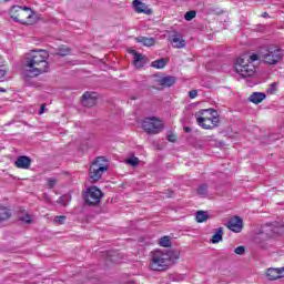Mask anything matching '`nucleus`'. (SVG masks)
I'll return each mask as SVG.
<instances>
[{
    "label": "nucleus",
    "instance_id": "1",
    "mask_svg": "<svg viewBox=\"0 0 284 284\" xmlns=\"http://www.w3.org/2000/svg\"><path fill=\"white\" fill-rule=\"evenodd\" d=\"M48 57H50V54L45 50H33L31 53L27 54L24 71L22 73L24 85H34L33 79H37L40 74H45V72L50 70Z\"/></svg>",
    "mask_w": 284,
    "mask_h": 284
},
{
    "label": "nucleus",
    "instance_id": "2",
    "mask_svg": "<svg viewBox=\"0 0 284 284\" xmlns=\"http://www.w3.org/2000/svg\"><path fill=\"white\" fill-rule=\"evenodd\" d=\"M181 258V253L174 250H155L149 264L153 272H165Z\"/></svg>",
    "mask_w": 284,
    "mask_h": 284
},
{
    "label": "nucleus",
    "instance_id": "3",
    "mask_svg": "<svg viewBox=\"0 0 284 284\" xmlns=\"http://www.w3.org/2000/svg\"><path fill=\"white\" fill-rule=\"evenodd\" d=\"M10 16L17 23L28 24L30 23V19H32V9L29 7L13 6Z\"/></svg>",
    "mask_w": 284,
    "mask_h": 284
},
{
    "label": "nucleus",
    "instance_id": "4",
    "mask_svg": "<svg viewBox=\"0 0 284 284\" xmlns=\"http://www.w3.org/2000/svg\"><path fill=\"white\" fill-rule=\"evenodd\" d=\"M260 57L266 65H276L283 61V50L278 47H270L265 52H261Z\"/></svg>",
    "mask_w": 284,
    "mask_h": 284
},
{
    "label": "nucleus",
    "instance_id": "5",
    "mask_svg": "<svg viewBox=\"0 0 284 284\" xmlns=\"http://www.w3.org/2000/svg\"><path fill=\"white\" fill-rule=\"evenodd\" d=\"M103 158H97L89 169V181L90 183H99L103 172H108V166L103 165L101 162Z\"/></svg>",
    "mask_w": 284,
    "mask_h": 284
},
{
    "label": "nucleus",
    "instance_id": "6",
    "mask_svg": "<svg viewBox=\"0 0 284 284\" xmlns=\"http://www.w3.org/2000/svg\"><path fill=\"white\" fill-rule=\"evenodd\" d=\"M163 122L156 118H145L142 122V129L146 134H159L160 132H163Z\"/></svg>",
    "mask_w": 284,
    "mask_h": 284
},
{
    "label": "nucleus",
    "instance_id": "7",
    "mask_svg": "<svg viewBox=\"0 0 284 284\" xmlns=\"http://www.w3.org/2000/svg\"><path fill=\"white\" fill-rule=\"evenodd\" d=\"M213 110L214 109H202L195 113L197 125H200V128H203V130H214V126L210 124L212 121V115L210 114V111Z\"/></svg>",
    "mask_w": 284,
    "mask_h": 284
},
{
    "label": "nucleus",
    "instance_id": "8",
    "mask_svg": "<svg viewBox=\"0 0 284 284\" xmlns=\"http://www.w3.org/2000/svg\"><path fill=\"white\" fill-rule=\"evenodd\" d=\"M235 72L241 77H252L254 74V65L250 64V60L239 58L235 63Z\"/></svg>",
    "mask_w": 284,
    "mask_h": 284
},
{
    "label": "nucleus",
    "instance_id": "9",
    "mask_svg": "<svg viewBox=\"0 0 284 284\" xmlns=\"http://www.w3.org/2000/svg\"><path fill=\"white\" fill-rule=\"evenodd\" d=\"M101 196H103V192H101L97 186H91L84 195L85 204L97 205V203L101 201Z\"/></svg>",
    "mask_w": 284,
    "mask_h": 284
},
{
    "label": "nucleus",
    "instance_id": "10",
    "mask_svg": "<svg viewBox=\"0 0 284 284\" xmlns=\"http://www.w3.org/2000/svg\"><path fill=\"white\" fill-rule=\"evenodd\" d=\"M169 41L172 48L178 50H181L186 45L185 39H183V34H181L179 31H173V33L169 37Z\"/></svg>",
    "mask_w": 284,
    "mask_h": 284
},
{
    "label": "nucleus",
    "instance_id": "11",
    "mask_svg": "<svg viewBox=\"0 0 284 284\" xmlns=\"http://www.w3.org/2000/svg\"><path fill=\"white\" fill-rule=\"evenodd\" d=\"M225 225L231 232H235V234L243 232V219L241 216L235 215L231 217Z\"/></svg>",
    "mask_w": 284,
    "mask_h": 284
},
{
    "label": "nucleus",
    "instance_id": "12",
    "mask_svg": "<svg viewBox=\"0 0 284 284\" xmlns=\"http://www.w3.org/2000/svg\"><path fill=\"white\" fill-rule=\"evenodd\" d=\"M81 104L84 108H94V105H97V93L85 92L82 95Z\"/></svg>",
    "mask_w": 284,
    "mask_h": 284
},
{
    "label": "nucleus",
    "instance_id": "13",
    "mask_svg": "<svg viewBox=\"0 0 284 284\" xmlns=\"http://www.w3.org/2000/svg\"><path fill=\"white\" fill-rule=\"evenodd\" d=\"M32 163V159L27 155L18 156L17 161L14 162L16 168L20 170H30V165Z\"/></svg>",
    "mask_w": 284,
    "mask_h": 284
},
{
    "label": "nucleus",
    "instance_id": "14",
    "mask_svg": "<svg viewBox=\"0 0 284 284\" xmlns=\"http://www.w3.org/2000/svg\"><path fill=\"white\" fill-rule=\"evenodd\" d=\"M129 54H133V64L135 68H143L145 65V57L136 52L134 49H129Z\"/></svg>",
    "mask_w": 284,
    "mask_h": 284
},
{
    "label": "nucleus",
    "instance_id": "15",
    "mask_svg": "<svg viewBox=\"0 0 284 284\" xmlns=\"http://www.w3.org/2000/svg\"><path fill=\"white\" fill-rule=\"evenodd\" d=\"M133 8L139 14H152V9L148 8V4L141 2V0H134Z\"/></svg>",
    "mask_w": 284,
    "mask_h": 284
},
{
    "label": "nucleus",
    "instance_id": "16",
    "mask_svg": "<svg viewBox=\"0 0 284 284\" xmlns=\"http://www.w3.org/2000/svg\"><path fill=\"white\" fill-rule=\"evenodd\" d=\"M284 268H268L266 271V277L268 281H278V278H283Z\"/></svg>",
    "mask_w": 284,
    "mask_h": 284
},
{
    "label": "nucleus",
    "instance_id": "17",
    "mask_svg": "<svg viewBox=\"0 0 284 284\" xmlns=\"http://www.w3.org/2000/svg\"><path fill=\"white\" fill-rule=\"evenodd\" d=\"M265 99H267V95L263 92H253L248 97V101L251 103H254L255 105H258V103H263V101H265Z\"/></svg>",
    "mask_w": 284,
    "mask_h": 284
},
{
    "label": "nucleus",
    "instance_id": "18",
    "mask_svg": "<svg viewBox=\"0 0 284 284\" xmlns=\"http://www.w3.org/2000/svg\"><path fill=\"white\" fill-rule=\"evenodd\" d=\"M176 83V77L174 75H166L159 80V84L162 85V88H172Z\"/></svg>",
    "mask_w": 284,
    "mask_h": 284
},
{
    "label": "nucleus",
    "instance_id": "19",
    "mask_svg": "<svg viewBox=\"0 0 284 284\" xmlns=\"http://www.w3.org/2000/svg\"><path fill=\"white\" fill-rule=\"evenodd\" d=\"M135 40L138 43H142V45H145L146 48H152V45L156 43L154 38L138 37Z\"/></svg>",
    "mask_w": 284,
    "mask_h": 284
},
{
    "label": "nucleus",
    "instance_id": "20",
    "mask_svg": "<svg viewBox=\"0 0 284 284\" xmlns=\"http://www.w3.org/2000/svg\"><path fill=\"white\" fill-rule=\"evenodd\" d=\"M12 216V211L8 209V206H3L0 204V223L3 221H8Z\"/></svg>",
    "mask_w": 284,
    "mask_h": 284
},
{
    "label": "nucleus",
    "instance_id": "21",
    "mask_svg": "<svg viewBox=\"0 0 284 284\" xmlns=\"http://www.w3.org/2000/svg\"><path fill=\"white\" fill-rule=\"evenodd\" d=\"M210 115H211V128H219V123H221V120L219 119V112H216V110H212L210 111Z\"/></svg>",
    "mask_w": 284,
    "mask_h": 284
},
{
    "label": "nucleus",
    "instance_id": "22",
    "mask_svg": "<svg viewBox=\"0 0 284 284\" xmlns=\"http://www.w3.org/2000/svg\"><path fill=\"white\" fill-rule=\"evenodd\" d=\"M223 241V227L215 229V233L211 239V243L216 244Z\"/></svg>",
    "mask_w": 284,
    "mask_h": 284
},
{
    "label": "nucleus",
    "instance_id": "23",
    "mask_svg": "<svg viewBox=\"0 0 284 284\" xmlns=\"http://www.w3.org/2000/svg\"><path fill=\"white\" fill-rule=\"evenodd\" d=\"M54 54L57 57H69V54H72V49L61 45L58 48V51Z\"/></svg>",
    "mask_w": 284,
    "mask_h": 284
},
{
    "label": "nucleus",
    "instance_id": "24",
    "mask_svg": "<svg viewBox=\"0 0 284 284\" xmlns=\"http://www.w3.org/2000/svg\"><path fill=\"white\" fill-rule=\"evenodd\" d=\"M210 219V215L207 214V211H197L195 214V221L197 223H205Z\"/></svg>",
    "mask_w": 284,
    "mask_h": 284
},
{
    "label": "nucleus",
    "instance_id": "25",
    "mask_svg": "<svg viewBox=\"0 0 284 284\" xmlns=\"http://www.w3.org/2000/svg\"><path fill=\"white\" fill-rule=\"evenodd\" d=\"M168 65V61L164 58H161L159 60H155L151 63L152 68H155L156 70H163Z\"/></svg>",
    "mask_w": 284,
    "mask_h": 284
},
{
    "label": "nucleus",
    "instance_id": "26",
    "mask_svg": "<svg viewBox=\"0 0 284 284\" xmlns=\"http://www.w3.org/2000/svg\"><path fill=\"white\" fill-rule=\"evenodd\" d=\"M159 245L161 247H170L172 245V240H170V236H163L160 239Z\"/></svg>",
    "mask_w": 284,
    "mask_h": 284
},
{
    "label": "nucleus",
    "instance_id": "27",
    "mask_svg": "<svg viewBox=\"0 0 284 284\" xmlns=\"http://www.w3.org/2000/svg\"><path fill=\"white\" fill-rule=\"evenodd\" d=\"M199 196H207V184H202L197 187Z\"/></svg>",
    "mask_w": 284,
    "mask_h": 284
},
{
    "label": "nucleus",
    "instance_id": "28",
    "mask_svg": "<svg viewBox=\"0 0 284 284\" xmlns=\"http://www.w3.org/2000/svg\"><path fill=\"white\" fill-rule=\"evenodd\" d=\"M278 90V83L273 82L270 84V87L267 88L266 92L268 94H276V91Z\"/></svg>",
    "mask_w": 284,
    "mask_h": 284
},
{
    "label": "nucleus",
    "instance_id": "29",
    "mask_svg": "<svg viewBox=\"0 0 284 284\" xmlns=\"http://www.w3.org/2000/svg\"><path fill=\"white\" fill-rule=\"evenodd\" d=\"M196 17V11H187L184 16L185 21H192Z\"/></svg>",
    "mask_w": 284,
    "mask_h": 284
},
{
    "label": "nucleus",
    "instance_id": "30",
    "mask_svg": "<svg viewBox=\"0 0 284 284\" xmlns=\"http://www.w3.org/2000/svg\"><path fill=\"white\" fill-rule=\"evenodd\" d=\"M69 199H70V195H62L59 197L58 203L65 206L68 205Z\"/></svg>",
    "mask_w": 284,
    "mask_h": 284
},
{
    "label": "nucleus",
    "instance_id": "31",
    "mask_svg": "<svg viewBox=\"0 0 284 284\" xmlns=\"http://www.w3.org/2000/svg\"><path fill=\"white\" fill-rule=\"evenodd\" d=\"M54 223H59L60 225H63L65 223V215H58L54 217Z\"/></svg>",
    "mask_w": 284,
    "mask_h": 284
},
{
    "label": "nucleus",
    "instance_id": "32",
    "mask_svg": "<svg viewBox=\"0 0 284 284\" xmlns=\"http://www.w3.org/2000/svg\"><path fill=\"white\" fill-rule=\"evenodd\" d=\"M234 253L237 254L239 256H243V254H245V246H243V245L237 246V247L234 250Z\"/></svg>",
    "mask_w": 284,
    "mask_h": 284
},
{
    "label": "nucleus",
    "instance_id": "33",
    "mask_svg": "<svg viewBox=\"0 0 284 284\" xmlns=\"http://www.w3.org/2000/svg\"><path fill=\"white\" fill-rule=\"evenodd\" d=\"M126 163H129V165H133V168H136V165H139L140 161H139V158H133V159H129L126 161Z\"/></svg>",
    "mask_w": 284,
    "mask_h": 284
},
{
    "label": "nucleus",
    "instance_id": "34",
    "mask_svg": "<svg viewBox=\"0 0 284 284\" xmlns=\"http://www.w3.org/2000/svg\"><path fill=\"white\" fill-rule=\"evenodd\" d=\"M54 185H57V179L49 178L48 179V187H49V190H52V187H54Z\"/></svg>",
    "mask_w": 284,
    "mask_h": 284
},
{
    "label": "nucleus",
    "instance_id": "35",
    "mask_svg": "<svg viewBox=\"0 0 284 284\" xmlns=\"http://www.w3.org/2000/svg\"><path fill=\"white\" fill-rule=\"evenodd\" d=\"M20 221L23 223H32V215L26 214L24 216L20 217Z\"/></svg>",
    "mask_w": 284,
    "mask_h": 284
},
{
    "label": "nucleus",
    "instance_id": "36",
    "mask_svg": "<svg viewBox=\"0 0 284 284\" xmlns=\"http://www.w3.org/2000/svg\"><path fill=\"white\" fill-rule=\"evenodd\" d=\"M189 97H190V99H196V97H199V91H196V90H191V91L189 92Z\"/></svg>",
    "mask_w": 284,
    "mask_h": 284
},
{
    "label": "nucleus",
    "instance_id": "37",
    "mask_svg": "<svg viewBox=\"0 0 284 284\" xmlns=\"http://www.w3.org/2000/svg\"><path fill=\"white\" fill-rule=\"evenodd\" d=\"M248 63H254V61H258V55L257 54H252L250 55V59H247Z\"/></svg>",
    "mask_w": 284,
    "mask_h": 284
},
{
    "label": "nucleus",
    "instance_id": "38",
    "mask_svg": "<svg viewBox=\"0 0 284 284\" xmlns=\"http://www.w3.org/2000/svg\"><path fill=\"white\" fill-rule=\"evenodd\" d=\"M8 72V69L6 67H0V79H3Z\"/></svg>",
    "mask_w": 284,
    "mask_h": 284
},
{
    "label": "nucleus",
    "instance_id": "39",
    "mask_svg": "<svg viewBox=\"0 0 284 284\" xmlns=\"http://www.w3.org/2000/svg\"><path fill=\"white\" fill-rule=\"evenodd\" d=\"M168 141H170V143H175L176 142V135L174 134H169L166 136Z\"/></svg>",
    "mask_w": 284,
    "mask_h": 284
},
{
    "label": "nucleus",
    "instance_id": "40",
    "mask_svg": "<svg viewBox=\"0 0 284 284\" xmlns=\"http://www.w3.org/2000/svg\"><path fill=\"white\" fill-rule=\"evenodd\" d=\"M282 231H283V229H281V227H274L273 229V236H276V235L281 234Z\"/></svg>",
    "mask_w": 284,
    "mask_h": 284
},
{
    "label": "nucleus",
    "instance_id": "41",
    "mask_svg": "<svg viewBox=\"0 0 284 284\" xmlns=\"http://www.w3.org/2000/svg\"><path fill=\"white\" fill-rule=\"evenodd\" d=\"M45 112V104H42L39 111V114H43Z\"/></svg>",
    "mask_w": 284,
    "mask_h": 284
},
{
    "label": "nucleus",
    "instance_id": "42",
    "mask_svg": "<svg viewBox=\"0 0 284 284\" xmlns=\"http://www.w3.org/2000/svg\"><path fill=\"white\" fill-rule=\"evenodd\" d=\"M262 17H263V19H267V18H270V13L263 12V13H262Z\"/></svg>",
    "mask_w": 284,
    "mask_h": 284
},
{
    "label": "nucleus",
    "instance_id": "43",
    "mask_svg": "<svg viewBox=\"0 0 284 284\" xmlns=\"http://www.w3.org/2000/svg\"><path fill=\"white\" fill-rule=\"evenodd\" d=\"M184 132H192V129H190V126H185Z\"/></svg>",
    "mask_w": 284,
    "mask_h": 284
},
{
    "label": "nucleus",
    "instance_id": "44",
    "mask_svg": "<svg viewBox=\"0 0 284 284\" xmlns=\"http://www.w3.org/2000/svg\"><path fill=\"white\" fill-rule=\"evenodd\" d=\"M0 92H6V89L0 87Z\"/></svg>",
    "mask_w": 284,
    "mask_h": 284
},
{
    "label": "nucleus",
    "instance_id": "45",
    "mask_svg": "<svg viewBox=\"0 0 284 284\" xmlns=\"http://www.w3.org/2000/svg\"><path fill=\"white\" fill-rule=\"evenodd\" d=\"M0 63H2V59H1V57H0Z\"/></svg>",
    "mask_w": 284,
    "mask_h": 284
},
{
    "label": "nucleus",
    "instance_id": "46",
    "mask_svg": "<svg viewBox=\"0 0 284 284\" xmlns=\"http://www.w3.org/2000/svg\"><path fill=\"white\" fill-rule=\"evenodd\" d=\"M281 270H284V267H282ZM283 276H284V271H283Z\"/></svg>",
    "mask_w": 284,
    "mask_h": 284
},
{
    "label": "nucleus",
    "instance_id": "47",
    "mask_svg": "<svg viewBox=\"0 0 284 284\" xmlns=\"http://www.w3.org/2000/svg\"><path fill=\"white\" fill-rule=\"evenodd\" d=\"M172 194H173V193L171 192V194H170L169 196H172Z\"/></svg>",
    "mask_w": 284,
    "mask_h": 284
}]
</instances>
